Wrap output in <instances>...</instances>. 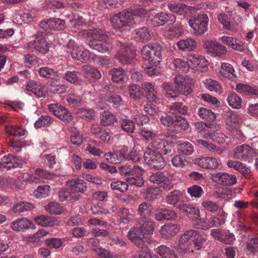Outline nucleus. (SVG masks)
<instances>
[{
    "instance_id": "f257e3e1",
    "label": "nucleus",
    "mask_w": 258,
    "mask_h": 258,
    "mask_svg": "<svg viewBox=\"0 0 258 258\" xmlns=\"http://www.w3.org/2000/svg\"><path fill=\"white\" fill-rule=\"evenodd\" d=\"M147 10L139 7L133 10V13L122 12L114 15L111 19L112 27L116 33L129 31L135 23L134 15L141 16L146 13Z\"/></svg>"
},
{
    "instance_id": "f03ea898",
    "label": "nucleus",
    "mask_w": 258,
    "mask_h": 258,
    "mask_svg": "<svg viewBox=\"0 0 258 258\" xmlns=\"http://www.w3.org/2000/svg\"><path fill=\"white\" fill-rule=\"evenodd\" d=\"M174 82L176 84L175 89L167 83H164L162 85L163 89L168 97L176 98L179 93L187 96L192 92L191 88L183 76H176Z\"/></svg>"
},
{
    "instance_id": "7ed1b4c3",
    "label": "nucleus",
    "mask_w": 258,
    "mask_h": 258,
    "mask_svg": "<svg viewBox=\"0 0 258 258\" xmlns=\"http://www.w3.org/2000/svg\"><path fill=\"white\" fill-rule=\"evenodd\" d=\"M82 35L89 37L93 36V38L89 42L90 47L101 52L108 50L109 45L106 42L108 40V36L105 32L101 29L83 30Z\"/></svg>"
},
{
    "instance_id": "20e7f679",
    "label": "nucleus",
    "mask_w": 258,
    "mask_h": 258,
    "mask_svg": "<svg viewBox=\"0 0 258 258\" xmlns=\"http://www.w3.org/2000/svg\"><path fill=\"white\" fill-rule=\"evenodd\" d=\"M117 46L118 50L115 57L123 64L132 63L136 56V48L134 46L125 42L118 41Z\"/></svg>"
},
{
    "instance_id": "39448f33",
    "label": "nucleus",
    "mask_w": 258,
    "mask_h": 258,
    "mask_svg": "<svg viewBox=\"0 0 258 258\" xmlns=\"http://www.w3.org/2000/svg\"><path fill=\"white\" fill-rule=\"evenodd\" d=\"M209 19L205 14H201L188 21L189 26L192 29L194 34L201 36L208 31Z\"/></svg>"
},
{
    "instance_id": "423d86ee",
    "label": "nucleus",
    "mask_w": 258,
    "mask_h": 258,
    "mask_svg": "<svg viewBox=\"0 0 258 258\" xmlns=\"http://www.w3.org/2000/svg\"><path fill=\"white\" fill-rule=\"evenodd\" d=\"M161 46L149 43L143 46L141 55L144 60L155 64L160 61L161 57Z\"/></svg>"
},
{
    "instance_id": "0eeeda50",
    "label": "nucleus",
    "mask_w": 258,
    "mask_h": 258,
    "mask_svg": "<svg viewBox=\"0 0 258 258\" xmlns=\"http://www.w3.org/2000/svg\"><path fill=\"white\" fill-rule=\"evenodd\" d=\"M66 51L74 59L82 62L87 61L90 56L89 51L80 48L73 40H70L66 45Z\"/></svg>"
},
{
    "instance_id": "6e6552de",
    "label": "nucleus",
    "mask_w": 258,
    "mask_h": 258,
    "mask_svg": "<svg viewBox=\"0 0 258 258\" xmlns=\"http://www.w3.org/2000/svg\"><path fill=\"white\" fill-rule=\"evenodd\" d=\"M176 18L174 15L165 13H151L148 17V21L154 27H159L163 25L166 23L172 24L175 22Z\"/></svg>"
},
{
    "instance_id": "1a4fd4ad",
    "label": "nucleus",
    "mask_w": 258,
    "mask_h": 258,
    "mask_svg": "<svg viewBox=\"0 0 258 258\" xmlns=\"http://www.w3.org/2000/svg\"><path fill=\"white\" fill-rule=\"evenodd\" d=\"M161 154L153 150H148L144 153V159L150 167L158 170L161 169L165 165Z\"/></svg>"
},
{
    "instance_id": "9d476101",
    "label": "nucleus",
    "mask_w": 258,
    "mask_h": 258,
    "mask_svg": "<svg viewBox=\"0 0 258 258\" xmlns=\"http://www.w3.org/2000/svg\"><path fill=\"white\" fill-rule=\"evenodd\" d=\"M196 234L197 230L190 229L186 231L181 235L176 247L179 252L187 253L193 251L192 250H189L188 246L191 245Z\"/></svg>"
},
{
    "instance_id": "9b49d317",
    "label": "nucleus",
    "mask_w": 258,
    "mask_h": 258,
    "mask_svg": "<svg viewBox=\"0 0 258 258\" xmlns=\"http://www.w3.org/2000/svg\"><path fill=\"white\" fill-rule=\"evenodd\" d=\"M187 61L189 69L195 71H204L208 66V61L202 55L198 54H190L187 55Z\"/></svg>"
},
{
    "instance_id": "f8f14e48",
    "label": "nucleus",
    "mask_w": 258,
    "mask_h": 258,
    "mask_svg": "<svg viewBox=\"0 0 258 258\" xmlns=\"http://www.w3.org/2000/svg\"><path fill=\"white\" fill-rule=\"evenodd\" d=\"M23 161L19 157L13 156L10 154L3 157L0 155V170L7 171L12 168L21 167Z\"/></svg>"
},
{
    "instance_id": "ddd939ff",
    "label": "nucleus",
    "mask_w": 258,
    "mask_h": 258,
    "mask_svg": "<svg viewBox=\"0 0 258 258\" xmlns=\"http://www.w3.org/2000/svg\"><path fill=\"white\" fill-rule=\"evenodd\" d=\"M64 22L60 19L51 18L42 21L40 24V28L43 30L42 33L48 34L52 30H60L64 28Z\"/></svg>"
},
{
    "instance_id": "4468645a",
    "label": "nucleus",
    "mask_w": 258,
    "mask_h": 258,
    "mask_svg": "<svg viewBox=\"0 0 258 258\" xmlns=\"http://www.w3.org/2000/svg\"><path fill=\"white\" fill-rule=\"evenodd\" d=\"M256 156V153L251 147L246 144L237 146L233 151V156L235 158L243 161H248Z\"/></svg>"
},
{
    "instance_id": "2eb2a0df",
    "label": "nucleus",
    "mask_w": 258,
    "mask_h": 258,
    "mask_svg": "<svg viewBox=\"0 0 258 258\" xmlns=\"http://www.w3.org/2000/svg\"><path fill=\"white\" fill-rule=\"evenodd\" d=\"M204 47L207 52L213 56H221L227 52V48L215 40H209L204 43Z\"/></svg>"
},
{
    "instance_id": "dca6fc26",
    "label": "nucleus",
    "mask_w": 258,
    "mask_h": 258,
    "mask_svg": "<svg viewBox=\"0 0 258 258\" xmlns=\"http://www.w3.org/2000/svg\"><path fill=\"white\" fill-rule=\"evenodd\" d=\"M210 234L214 239L227 244L232 243L235 239L234 235L227 230L213 229Z\"/></svg>"
},
{
    "instance_id": "f3484780",
    "label": "nucleus",
    "mask_w": 258,
    "mask_h": 258,
    "mask_svg": "<svg viewBox=\"0 0 258 258\" xmlns=\"http://www.w3.org/2000/svg\"><path fill=\"white\" fill-rule=\"evenodd\" d=\"M150 145L151 148L158 150L160 154L166 155L171 152L172 145L171 143L159 136H155Z\"/></svg>"
},
{
    "instance_id": "a211bd4d",
    "label": "nucleus",
    "mask_w": 258,
    "mask_h": 258,
    "mask_svg": "<svg viewBox=\"0 0 258 258\" xmlns=\"http://www.w3.org/2000/svg\"><path fill=\"white\" fill-rule=\"evenodd\" d=\"M212 180L218 184L232 185L236 183L237 179L234 175L226 172H217L212 174Z\"/></svg>"
},
{
    "instance_id": "6ab92c4d",
    "label": "nucleus",
    "mask_w": 258,
    "mask_h": 258,
    "mask_svg": "<svg viewBox=\"0 0 258 258\" xmlns=\"http://www.w3.org/2000/svg\"><path fill=\"white\" fill-rule=\"evenodd\" d=\"M149 179L154 183L161 184V186L167 190L173 187V185L169 178L161 172L152 173L149 176Z\"/></svg>"
},
{
    "instance_id": "aec40b11",
    "label": "nucleus",
    "mask_w": 258,
    "mask_h": 258,
    "mask_svg": "<svg viewBox=\"0 0 258 258\" xmlns=\"http://www.w3.org/2000/svg\"><path fill=\"white\" fill-rule=\"evenodd\" d=\"M195 164L201 168L210 170L217 169L219 167V161L212 157H202L194 160Z\"/></svg>"
},
{
    "instance_id": "412c9836",
    "label": "nucleus",
    "mask_w": 258,
    "mask_h": 258,
    "mask_svg": "<svg viewBox=\"0 0 258 258\" xmlns=\"http://www.w3.org/2000/svg\"><path fill=\"white\" fill-rule=\"evenodd\" d=\"M49 234V232L44 229H40L33 234L24 237V241L31 247L41 245L44 236Z\"/></svg>"
},
{
    "instance_id": "4be33fe9",
    "label": "nucleus",
    "mask_w": 258,
    "mask_h": 258,
    "mask_svg": "<svg viewBox=\"0 0 258 258\" xmlns=\"http://www.w3.org/2000/svg\"><path fill=\"white\" fill-rule=\"evenodd\" d=\"M217 74L218 78L221 80L228 79L231 81H235L237 78L232 66L226 62L221 63L220 68Z\"/></svg>"
},
{
    "instance_id": "5701e85b",
    "label": "nucleus",
    "mask_w": 258,
    "mask_h": 258,
    "mask_svg": "<svg viewBox=\"0 0 258 258\" xmlns=\"http://www.w3.org/2000/svg\"><path fill=\"white\" fill-rule=\"evenodd\" d=\"M66 185L69 189L74 193H84L87 189L86 183L79 178L69 179L66 181Z\"/></svg>"
},
{
    "instance_id": "b1692460",
    "label": "nucleus",
    "mask_w": 258,
    "mask_h": 258,
    "mask_svg": "<svg viewBox=\"0 0 258 258\" xmlns=\"http://www.w3.org/2000/svg\"><path fill=\"white\" fill-rule=\"evenodd\" d=\"M28 47L34 48L37 51L45 54L49 51V46L42 35H38L34 41L28 43Z\"/></svg>"
},
{
    "instance_id": "393cba45",
    "label": "nucleus",
    "mask_w": 258,
    "mask_h": 258,
    "mask_svg": "<svg viewBox=\"0 0 258 258\" xmlns=\"http://www.w3.org/2000/svg\"><path fill=\"white\" fill-rule=\"evenodd\" d=\"M180 226L171 223H166L162 226L159 232L162 238L169 239L176 235L180 231Z\"/></svg>"
},
{
    "instance_id": "a878e982",
    "label": "nucleus",
    "mask_w": 258,
    "mask_h": 258,
    "mask_svg": "<svg viewBox=\"0 0 258 258\" xmlns=\"http://www.w3.org/2000/svg\"><path fill=\"white\" fill-rule=\"evenodd\" d=\"M10 226L15 231H23L29 228H35V225L31 221L24 217L19 218L13 221Z\"/></svg>"
},
{
    "instance_id": "bb28decb",
    "label": "nucleus",
    "mask_w": 258,
    "mask_h": 258,
    "mask_svg": "<svg viewBox=\"0 0 258 258\" xmlns=\"http://www.w3.org/2000/svg\"><path fill=\"white\" fill-rule=\"evenodd\" d=\"M177 208L191 219L198 220L200 217V210L192 205L182 203L178 205Z\"/></svg>"
},
{
    "instance_id": "cd10ccee",
    "label": "nucleus",
    "mask_w": 258,
    "mask_h": 258,
    "mask_svg": "<svg viewBox=\"0 0 258 258\" xmlns=\"http://www.w3.org/2000/svg\"><path fill=\"white\" fill-rule=\"evenodd\" d=\"M26 89L28 92H31L39 98L45 97L46 96V92L44 86L33 80L28 82Z\"/></svg>"
},
{
    "instance_id": "c85d7f7f",
    "label": "nucleus",
    "mask_w": 258,
    "mask_h": 258,
    "mask_svg": "<svg viewBox=\"0 0 258 258\" xmlns=\"http://www.w3.org/2000/svg\"><path fill=\"white\" fill-rule=\"evenodd\" d=\"M34 220L42 227H52L59 224V221L56 218L46 215L35 217Z\"/></svg>"
},
{
    "instance_id": "c756f323",
    "label": "nucleus",
    "mask_w": 258,
    "mask_h": 258,
    "mask_svg": "<svg viewBox=\"0 0 258 258\" xmlns=\"http://www.w3.org/2000/svg\"><path fill=\"white\" fill-rule=\"evenodd\" d=\"M176 45L180 50L191 51L197 48V43L194 38L188 37L179 40L176 43Z\"/></svg>"
},
{
    "instance_id": "7c9ffc66",
    "label": "nucleus",
    "mask_w": 258,
    "mask_h": 258,
    "mask_svg": "<svg viewBox=\"0 0 258 258\" xmlns=\"http://www.w3.org/2000/svg\"><path fill=\"white\" fill-rule=\"evenodd\" d=\"M128 237L133 242L138 246L143 247L144 245L143 238L145 236L138 227L131 228L128 232Z\"/></svg>"
},
{
    "instance_id": "2f4dec72",
    "label": "nucleus",
    "mask_w": 258,
    "mask_h": 258,
    "mask_svg": "<svg viewBox=\"0 0 258 258\" xmlns=\"http://www.w3.org/2000/svg\"><path fill=\"white\" fill-rule=\"evenodd\" d=\"M138 227L145 236L153 233L155 223L153 221L148 218L142 219L139 223Z\"/></svg>"
},
{
    "instance_id": "473e14b6",
    "label": "nucleus",
    "mask_w": 258,
    "mask_h": 258,
    "mask_svg": "<svg viewBox=\"0 0 258 258\" xmlns=\"http://www.w3.org/2000/svg\"><path fill=\"white\" fill-rule=\"evenodd\" d=\"M133 34L137 41L141 42L148 41L151 38V35L149 30L146 27H143L135 30Z\"/></svg>"
},
{
    "instance_id": "72a5a7b5",
    "label": "nucleus",
    "mask_w": 258,
    "mask_h": 258,
    "mask_svg": "<svg viewBox=\"0 0 258 258\" xmlns=\"http://www.w3.org/2000/svg\"><path fill=\"white\" fill-rule=\"evenodd\" d=\"M156 252L162 258H178L175 251L165 245H161L156 248Z\"/></svg>"
},
{
    "instance_id": "f704fd0d",
    "label": "nucleus",
    "mask_w": 258,
    "mask_h": 258,
    "mask_svg": "<svg viewBox=\"0 0 258 258\" xmlns=\"http://www.w3.org/2000/svg\"><path fill=\"white\" fill-rule=\"evenodd\" d=\"M109 75L111 77V80L116 83L123 82L125 76L124 71L121 68H113L110 70Z\"/></svg>"
},
{
    "instance_id": "c9c22d12",
    "label": "nucleus",
    "mask_w": 258,
    "mask_h": 258,
    "mask_svg": "<svg viewBox=\"0 0 258 258\" xmlns=\"http://www.w3.org/2000/svg\"><path fill=\"white\" fill-rule=\"evenodd\" d=\"M211 216L200 218L194 224V227L202 230H208L214 227Z\"/></svg>"
},
{
    "instance_id": "e433bc0d",
    "label": "nucleus",
    "mask_w": 258,
    "mask_h": 258,
    "mask_svg": "<svg viewBox=\"0 0 258 258\" xmlns=\"http://www.w3.org/2000/svg\"><path fill=\"white\" fill-rule=\"evenodd\" d=\"M182 197V194L180 190H174L166 196V202L174 207H178L177 203L180 201Z\"/></svg>"
},
{
    "instance_id": "4c0bfd02",
    "label": "nucleus",
    "mask_w": 258,
    "mask_h": 258,
    "mask_svg": "<svg viewBox=\"0 0 258 258\" xmlns=\"http://www.w3.org/2000/svg\"><path fill=\"white\" fill-rule=\"evenodd\" d=\"M227 101L229 105L233 109H239L242 107L241 99L234 92L229 93Z\"/></svg>"
},
{
    "instance_id": "58836bf2",
    "label": "nucleus",
    "mask_w": 258,
    "mask_h": 258,
    "mask_svg": "<svg viewBox=\"0 0 258 258\" xmlns=\"http://www.w3.org/2000/svg\"><path fill=\"white\" fill-rule=\"evenodd\" d=\"M205 87L210 91H214L219 94L222 93L221 84L217 81L211 79H207L203 81Z\"/></svg>"
},
{
    "instance_id": "ea45409f",
    "label": "nucleus",
    "mask_w": 258,
    "mask_h": 258,
    "mask_svg": "<svg viewBox=\"0 0 258 258\" xmlns=\"http://www.w3.org/2000/svg\"><path fill=\"white\" fill-rule=\"evenodd\" d=\"M82 70L87 77H90L93 80L100 79L101 77L100 71L96 68L89 65L82 67Z\"/></svg>"
},
{
    "instance_id": "a19ab883",
    "label": "nucleus",
    "mask_w": 258,
    "mask_h": 258,
    "mask_svg": "<svg viewBox=\"0 0 258 258\" xmlns=\"http://www.w3.org/2000/svg\"><path fill=\"white\" fill-rule=\"evenodd\" d=\"M147 91V98L152 101H155L157 98V91L155 86L150 82H145L142 85Z\"/></svg>"
},
{
    "instance_id": "79ce46f5",
    "label": "nucleus",
    "mask_w": 258,
    "mask_h": 258,
    "mask_svg": "<svg viewBox=\"0 0 258 258\" xmlns=\"http://www.w3.org/2000/svg\"><path fill=\"white\" fill-rule=\"evenodd\" d=\"M174 68L177 71L187 72L189 71L187 56L184 58H174L172 61Z\"/></svg>"
},
{
    "instance_id": "37998d69",
    "label": "nucleus",
    "mask_w": 258,
    "mask_h": 258,
    "mask_svg": "<svg viewBox=\"0 0 258 258\" xmlns=\"http://www.w3.org/2000/svg\"><path fill=\"white\" fill-rule=\"evenodd\" d=\"M100 122L104 126L113 124L116 120V116L108 111H104L100 115Z\"/></svg>"
},
{
    "instance_id": "c03bdc74",
    "label": "nucleus",
    "mask_w": 258,
    "mask_h": 258,
    "mask_svg": "<svg viewBox=\"0 0 258 258\" xmlns=\"http://www.w3.org/2000/svg\"><path fill=\"white\" fill-rule=\"evenodd\" d=\"M63 78L67 81L75 85H81L82 80L80 78L77 71H67L63 74Z\"/></svg>"
},
{
    "instance_id": "a18cd8bd",
    "label": "nucleus",
    "mask_w": 258,
    "mask_h": 258,
    "mask_svg": "<svg viewBox=\"0 0 258 258\" xmlns=\"http://www.w3.org/2000/svg\"><path fill=\"white\" fill-rule=\"evenodd\" d=\"M169 112L172 114H185L187 113V108L182 103L176 102L169 107Z\"/></svg>"
},
{
    "instance_id": "49530a36",
    "label": "nucleus",
    "mask_w": 258,
    "mask_h": 258,
    "mask_svg": "<svg viewBox=\"0 0 258 258\" xmlns=\"http://www.w3.org/2000/svg\"><path fill=\"white\" fill-rule=\"evenodd\" d=\"M227 214L223 211H219L216 216H211L214 227H219L225 222Z\"/></svg>"
},
{
    "instance_id": "de8ad7c7",
    "label": "nucleus",
    "mask_w": 258,
    "mask_h": 258,
    "mask_svg": "<svg viewBox=\"0 0 258 258\" xmlns=\"http://www.w3.org/2000/svg\"><path fill=\"white\" fill-rule=\"evenodd\" d=\"M45 210L51 214L59 215L64 211L63 208L58 203L51 202L44 207Z\"/></svg>"
},
{
    "instance_id": "09e8293b",
    "label": "nucleus",
    "mask_w": 258,
    "mask_h": 258,
    "mask_svg": "<svg viewBox=\"0 0 258 258\" xmlns=\"http://www.w3.org/2000/svg\"><path fill=\"white\" fill-rule=\"evenodd\" d=\"M184 33V29L181 25H178L170 28L165 32V37L168 38L178 37Z\"/></svg>"
},
{
    "instance_id": "8fccbe9b",
    "label": "nucleus",
    "mask_w": 258,
    "mask_h": 258,
    "mask_svg": "<svg viewBox=\"0 0 258 258\" xmlns=\"http://www.w3.org/2000/svg\"><path fill=\"white\" fill-rule=\"evenodd\" d=\"M152 211V206L147 203L143 202L139 205L137 213L142 217V219H145L151 214Z\"/></svg>"
},
{
    "instance_id": "3c124183",
    "label": "nucleus",
    "mask_w": 258,
    "mask_h": 258,
    "mask_svg": "<svg viewBox=\"0 0 258 258\" xmlns=\"http://www.w3.org/2000/svg\"><path fill=\"white\" fill-rule=\"evenodd\" d=\"M34 206L28 202H20L16 204L13 208L15 213H22L27 211L31 210Z\"/></svg>"
},
{
    "instance_id": "603ef678",
    "label": "nucleus",
    "mask_w": 258,
    "mask_h": 258,
    "mask_svg": "<svg viewBox=\"0 0 258 258\" xmlns=\"http://www.w3.org/2000/svg\"><path fill=\"white\" fill-rule=\"evenodd\" d=\"M168 7L171 11L180 15L184 14L188 10L186 6L182 3L169 4Z\"/></svg>"
},
{
    "instance_id": "864d4df0",
    "label": "nucleus",
    "mask_w": 258,
    "mask_h": 258,
    "mask_svg": "<svg viewBox=\"0 0 258 258\" xmlns=\"http://www.w3.org/2000/svg\"><path fill=\"white\" fill-rule=\"evenodd\" d=\"M198 113L201 118L209 121H213L216 117L215 114L211 110L204 107L200 108Z\"/></svg>"
},
{
    "instance_id": "5fc2aeb1",
    "label": "nucleus",
    "mask_w": 258,
    "mask_h": 258,
    "mask_svg": "<svg viewBox=\"0 0 258 258\" xmlns=\"http://www.w3.org/2000/svg\"><path fill=\"white\" fill-rule=\"evenodd\" d=\"M236 90L238 93L245 95L256 94V90L253 89L247 85L241 83L236 85Z\"/></svg>"
},
{
    "instance_id": "6e6d98bb",
    "label": "nucleus",
    "mask_w": 258,
    "mask_h": 258,
    "mask_svg": "<svg viewBox=\"0 0 258 258\" xmlns=\"http://www.w3.org/2000/svg\"><path fill=\"white\" fill-rule=\"evenodd\" d=\"M202 207L207 211L215 213L218 211L219 206L216 203L209 200H203L201 203Z\"/></svg>"
},
{
    "instance_id": "4d7b16f0",
    "label": "nucleus",
    "mask_w": 258,
    "mask_h": 258,
    "mask_svg": "<svg viewBox=\"0 0 258 258\" xmlns=\"http://www.w3.org/2000/svg\"><path fill=\"white\" fill-rule=\"evenodd\" d=\"M121 128L127 133H133L135 130V124L133 121L128 119H122L120 120Z\"/></svg>"
},
{
    "instance_id": "13d9d810",
    "label": "nucleus",
    "mask_w": 258,
    "mask_h": 258,
    "mask_svg": "<svg viewBox=\"0 0 258 258\" xmlns=\"http://www.w3.org/2000/svg\"><path fill=\"white\" fill-rule=\"evenodd\" d=\"M177 149L179 152L186 155H191L194 152V148L191 144L188 142H184L177 145Z\"/></svg>"
},
{
    "instance_id": "bf43d9fd",
    "label": "nucleus",
    "mask_w": 258,
    "mask_h": 258,
    "mask_svg": "<svg viewBox=\"0 0 258 258\" xmlns=\"http://www.w3.org/2000/svg\"><path fill=\"white\" fill-rule=\"evenodd\" d=\"M124 3L123 0H104L99 1V4L102 6V8H109L111 7H118Z\"/></svg>"
},
{
    "instance_id": "052dcab7",
    "label": "nucleus",
    "mask_w": 258,
    "mask_h": 258,
    "mask_svg": "<svg viewBox=\"0 0 258 258\" xmlns=\"http://www.w3.org/2000/svg\"><path fill=\"white\" fill-rule=\"evenodd\" d=\"M196 143L199 145H202L205 148H207L209 150L214 152L217 154H220L221 151L216 146L212 143H210L207 141L202 139L196 140Z\"/></svg>"
},
{
    "instance_id": "680f3d73",
    "label": "nucleus",
    "mask_w": 258,
    "mask_h": 258,
    "mask_svg": "<svg viewBox=\"0 0 258 258\" xmlns=\"http://www.w3.org/2000/svg\"><path fill=\"white\" fill-rule=\"evenodd\" d=\"M187 193L191 197L196 198H200L204 194V190L201 186L198 185H192L187 189Z\"/></svg>"
},
{
    "instance_id": "e2e57ef3",
    "label": "nucleus",
    "mask_w": 258,
    "mask_h": 258,
    "mask_svg": "<svg viewBox=\"0 0 258 258\" xmlns=\"http://www.w3.org/2000/svg\"><path fill=\"white\" fill-rule=\"evenodd\" d=\"M110 187L113 190L124 192L128 189V183L123 181H112L110 184Z\"/></svg>"
},
{
    "instance_id": "0e129e2a",
    "label": "nucleus",
    "mask_w": 258,
    "mask_h": 258,
    "mask_svg": "<svg viewBox=\"0 0 258 258\" xmlns=\"http://www.w3.org/2000/svg\"><path fill=\"white\" fill-rule=\"evenodd\" d=\"M50 193V186L48 185L39 186L35 190L34 196L37 198H42L48 196Z\"/></svg>"
},
{
    "instance_id": "69168bd1",
    "label": "nucleus",
    "mask_w": 258,
    "mask_h": 258,
    "mask_svg": "<svg viewBox=\"0 0 258 258\" xmlns=\"http://www.w3.org/2000/svg\"><path fill=\"white\" fill-rule=\"evenodd\" d=\"M57 72L54 70L47 67L40 68L39 74L43 78H51L57 76Z\"/></svg>"
},
{
    "instance_id": "338daca9",
    "label": "nucleus",
    "mask_w": 258,
    "mask_h": 258,
    "mask_svg": "<svg viewBox=\"0 0 258 258\" xmlns=\"http://www.w3.org/2000/svg\"><path fill=\"white\" fill-rule=\"evenodd\" d=\"M141 149L140 146H135L128 155V159L135 162L139 161L142 156Z\"/></svg>"
},
{
    "instance_id": "774afa93",
    "label": "nucleus",
    "mask_w": 258,
    "mask_h": 258,
    "mask_svg": "<svg viewBox=\"0 0 258 258\" xmlns=\"http://www.w3.org/2000/svg\"><path fill=\"white\" fill-rule=\"evenodd\" d=\"M130 97L134 99H140L143 96V92L137 85H131L128 89Z\"/></svg>"
}]
</instances>
